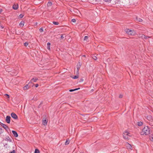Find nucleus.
Here are the masks:
<instances>
[{"label":"nucleus","mask_w":153,"mask_h":153,"mask_svg":"<svg viewBox=\"0 0 153 153\" xmlns=\"http://www.w3.org/2000/svg\"><path fill=\"white\" fill-rule=\"evenodd\" d=\"M140 133L142 135H148L150 133V129L147 126H146L143 128Z\"/></svg>","instance_id":"f257e3e1"},{"label":"nucleus","mask_w":153,"mask_h":153,"mask_svg":"<svg viewBox=\"0 0 153 153\" xmlns=\"http://www.w3.org/2000/svg\"><path fill=\"white\" fill-rule=\"evenodd\" d=\"M3 132V129L1 128H0V134H1V133H2Z\"/></svg>","instance_id":"c85d7f7f"},{"label":"nucleus","mask_w":153,"mask_h":153,"mask_svg":"<svg viewBox=\"0 0 153 153\" xmlns=\"http://www.w3.org/2000/svg\"><path fill=\"white\" fill-rule=\"evenodd\" d=\"M39 31L40 32H42L43 31V29L42 28H41L39 29Z\"/></svg>","instance_id":"72a5a7b5"},{"label":"nucleus","mask_w":153,"mask_h":153,"mask_svg":"<svg viewBox=\"0 0 153 153\" xmlns=\"http://www.w3.org/2000/svg\"><path fill=\"white\" fill-rule=\"evenodd\" d=\"M10 117L9 116H7L6 117V121L8 123H9L10 121Z\"/></svg>","instance_id":"39448f33"},{"label":"nucleus","mask_w":153,"mask_h":153,"mask_svg":"<svg viewBox=\"0 0 153 153\" xmlns=\"http://www.w3.org/2000/svg\"><path fill=\"white\" fill-rule=\"evenodd\" d=\"M5 140L9 142H12L11 139H10V137L9 136L6 137L5 138Z\"/></svg>","instance_id":"1a4fd4ad"},{"label":"nucleus","mask_w":153,"mask_h":153,"mask_svg":"<svg viewBox=\"0 0 153 153\" xmlns=\"http://www.w3.org/2000/svg\"><path fill=\"white\" fill-rule=\"evenodd\" d=\"M28 42H26L24 43V45L25 46H27L28 45Z\"/></svg>","instance_id":"f704fd0d"},{"label":"nucleus","mask_w":153,"mask_h":153,"mask_svg":"<svg viewBox=\"0 0 153 153\" xmlns=\"http://www.w3.org/2000/svg\"><path fill=\"white\" fill-rule=\"evenodd\" d=\"M150 139L153 142V134L151 135L150 136Z\"/></svg>","instance_id":"5701e85b"},{"label":"nucleus","mask_w":153,"mask_h":153,"mask_svg":"<svg viewBox=\"0 0 153 153\" xmlns=\"http://www.w3.org/2000/svg\"><path fill=\"white\" fill-rule=\"evenodd\" d=\"M47 123V121L46 120H45L43 121V124L44 125H46Z\"/></svg>","instance_id":"aec40b11"},{"label":"nucleus","mask_w":153,"mask_h":153,"mask_svg":"<svg viewBox=\"0 0 153 153\" xmlns=\"http://www.w3.org/2000/svg\"><path fill=\"white\" fill-rule=\"evenodd\" d=\"M24 16V15L22 14H20L19 15V17L20 18H22Z\"/></svg>","instance_id":"2f4dec72"},{"label":"nucleus","mask_w":153,"mask_h":153,"mask_svg":"<svg viewBox=\"0 0 153 153\" xmlns=\"http://www.w3.org/2000/svg\"><path fill=\"white\" fill-rule=\"evenodd\" d=\"M136 20L137 22H142V19L140 18H136Z\"/></svg>","instance_id":"412c9836"},{"label":"nucleus","mask_w":153,"mask_h":153,"mask_svg":"<svg viewBox=\"0 0 153 153\" xmlns=\"http://www.w3.org/2000/svg\"><path fill=\"white\" fill-rule=\"evenodd\" d=\"M2 9H0V13H1L2 12Z\"/></svg>","instance_id":"c03bdc74"},{"label":"nucleus","mask_w":153,"mask_h":153,"mask_svg":"<svg viewBox=\"0 0 153 153\" xmlns=\"http://www.w3.org/2000/svg\"><path fill=\"white\" fill-rule=\"evenodd\" d=\"M70 142V141L68 140H67L65 142V145H68L69 144Z\"/></svg>","instance_id":"b1692460"},{"label":"nucleus","mask_w":153,"mask_h":153,"mask_svg":"<svg viewBox=\"0 0 153 153\" xmlns=\"http://www.w3.org/2000/svg\"><path fill=\"white\" fill-rule=\"evenodd\" d=\"M11 116L12 118L15 119H17L18 118V117L17 115L14 113H12L11 114Z\"/></svg>","instance_id":"423d86ee"},{"label":"nucleus","mask_w":153,"mask_h":153,"mask_svg":"<svg viewBox=\"0 0 153 153\" xmlns=\"http://www.w3.org/2000/svg\"><path fill=\"white\" fill-rule=\"evenodd\" d=\"M76 20L74 19H72L71 20V22H72L75 23V22H76Z\"/></svg>","instance_id":"c756f323"},{"label":"nucleus","mask_w":153,"mask_h":153,"mask_svg":"<svg viewBox=\"0 0 153 153\" xmlns=\"http://www.w3.org/2000/svg\"><path fill=\"white\" fill-rule=\"evenodd\" d=\"M38 80V79L36 77L33 78L32 79H31L30 82H29V84L31 83L36 82Z\"/></svg>","instance_id":"7ed1b4c3"},{"label":"nucleus","mask_w":153,"mask_h":153,"mask_svg":"<svg viewBox=\"0 0 153 153\" xmlns=\"http://www.w3.org/2000/svg\"><path fill=\"white\" fill-rule=\"evenodd\" d=\"M5 95V96H7L8 97V98H9V97H10V96H9V95L7 94H4Z\"/></svg>","instance_id":"c9c22d12"},{"label":"nucleus","mask_w":153,"mask_h":153,"mask_svg":"<svg viewBox=\"0 0 153 153\" xmlns=\"http://www.w3.org/2000/svg\"><path fill=\"white\" fill-rule=\"evenodd\" d=\"M29 88V86H28V85H26L25 87H23V90H27Z\"/></svg>","instance_id":"a211bd4d"},{"label":"nucleus","mask_w":153,"mask_h":153,"mask_svg":"<svg viewBox=\"0 0 153 153\" xmlns=\"http://www.w3.org/2000/svg\"><path fill=\"white\" fill-rule=\"evenodd\" d=\"M1 28H3V27L2 26H1Z\"/></svg>","instance_id":"a18cd8bd"},{"label":"nucleus","mask_w":153,"mask_h":153,"mask_svg":"<svg viewBox=\"0 0 153 153\" xmlns=\"http://www.w3.org/2000/svg\"><path fill=\"white\" fill-rule=\"evenodd\" d=\"M39 150L37 149H36L35 150L34 153H39Z\"/></svg>","instance_id":"393cba45"},{"label":"nucleus","mask_w":153,"mask_h":153,"mask_svg":"<svg viewBox=\"0 0 153 153\" xmlns=\"http://www.w3.org/2000/svg\"><path fill=\"white\" fill-rule=\"evenodd\" d=\"M24 22L23 21H22L19 23V25L21 27H22L24 25Z\"/></svg>","instance_id":"dca6fc26"},{"label":"nucleus","mask_w":153,"mask_h":153,"mask_svg":"<svg viewBox=\"0 0 153 153\" xmlns=\"http://www.w3.org/2000/svg\"><path fill=\"white\" fill-rule=\"evenodd\" d=\"M50 45L51 44L50 42L47 43V49L49 50H50Z\"/></svg>","instance_id":"6ab92c4d"},{"label":"nucleus","mask_w":153,"mask_h":153,"mask_svg":"<svg viewBox=\"0 0 153 153\" xmlns=\"http://www.w3.org/2000/svg\"><path fill=\"white\" fill-rule=\"evenodd\" d=\"M39 86V85L38 84H36L35 85L36 87L37 88Z\"/></svg>","instance_id":"ea45409f"},{"label":"nucleus","mask_w":153,"mask_h":153,"mask_svg":"<svg viewBox=\"0 0 153 153\" xmlns=\"http://www.w3.org/2000/svg\"><path fill=\"white\" fill-rule=\"evenodd\" d=\"M147 118L148 120L150 121H151L152 120V117L150 115L147 116Z\"/></svg>","instance_id":"4468645a"},{"label":"nucleus","mask_w":153,"mask_h":153,"mask_svg":"<svg viewBox=\"0 0 153 153\" xmlns=\"http://www.w3.org/2000/svg\"><path fill=\"white\" fill-rule=\"evenodd\" d=\"M4 146L6 148H10V146H8L7 143H4Z\"/></svg>","instance_id":"4be33fe9"},{"label":"nucleus","mask_w":153,"mask_h":153,"mask_svg":"<svg viewBox=\"0 0 153 153\" xmlns=\"http://www.w3.org/2000/svg\"><path fill=\"white\" fill-rule=\"evenodd\" d=\"M53 23L55 25H58L59 24V23L57 22H53Z\"/></svg>","instance_id":"a878e982"},{"label":"nucleus","mask_w":153,"mask_h":153,"mask_svg":"<svg viewBox=\"0 0 153 153\" xmlns=\"http://www.w3.org/2000/svg\"><path fill=\"white\" fill-rule=\"evenodd\" d=\"M123 138L125 139H128L129 137L131 136L130 134L127 131L124 132L123 134Z\"/></svg>","instance_id":"f03ea898"},{"label":"nucleus","mask_w":153,"mask_h":153,"mask_svg":"<svg viewBox=\"0 0 153 153\" xmlns=\"http://www.w3.org/2000/svg\"><path fill=\"white\" fill-rule=\"evenodd\" d=\"M63 34H62V35L61 36V38H62V39H63L64 38V36H63Z\"/></svg>","instance_id":"58836bf2"},{"label":"nucleus","mask_w":153,"mask_h":153,"mask_svg":"<svg viewBox=\"0 0 153 153\" xmlns=\"http://www.w3.org/2000/svg\"><path fill=\"white\" fill-rule=\"evenodd\" d=\"M80 89V88H77V90Z\"/></svg>","instance_id":"49530a36"},{"label":"nucleus","mask_w":153,"mask_h":153,"mask_svg":"<svg viewBox=\"0 0 153 153\" xmlns=\"http://www.w3.org/2000/svg\"><path fill=\"white\" fill-rule=\"evenodd\" d=\"M74 79H76V75H75L74 76Z\"/></svg>","instance_id":"a19ab883"},{"label":"nucleus","mask_w":153,"mask_h":153,"mask_svg":"<svg viewBox=\"0 0 153 153\" xmlns=\"http://www.w3.org/2000/svg\"><path fill=\"white\" fill-rule=\"evenodd\" d=\"M88 39V36H86L84 37V41L87 40Z\"/></svg>","instance_id":"7c9ffc66"},{"label":"nucleus","mask_w":153,"mask_h":153,"mask_svg":"<svg viewBox=\"0 0 153 153\" xmlns=\"http://www.w3.org/2000/svg\"><path fill=\"white\" fill-rule=\"evenodd\" d=\"M12 132L13 135L15 137H18V134L17 132L16 131H15L13 130V131H12Z\"/></svg>","instance_id":"9d476101"},{"label":"nucleus","mask_w":153,"mask_h":153,"mask_svg":"<svg viewBox=\"0 0 153 153\" xmlns=\"http://www.w3.org/2000/svg\"><path fill=\"white\" fill-rule=\"evenodd\" d=\"M1 126L4 128L6 131H7L9 129L8 127L5 124L2 123Z\"/></svg>","instance_id":"6e6552de"},{"label":"nucleus","mask_w":153,"mask_h":153,"mask_svg":"<svg viewBox=\"0 0 153 153\" xmlns=\"http://www.w3.org/2000/svg\"><path fill=\"white\" fill-rule=\"evenodd\" d=\"M136 34V32L135 31L133 30H131L130 35H134Z\"/></svg>","instance_id":"9b49d317"},{"label":"nucleus","mask_w":153,"mask_h":153,"mask_svg":"<svg viewBox=\"0 0 153 153\" xmlns=\"http://www.w3.org/2000/svg\"><path fill=\"white\" fill-rule=\"evenodd\" d=\"M82 65V62H79L78 65H77V69H78L80 67V66Z\"/></svg>","instance_id":"ddd939ff"},{"label":"nucleus","mask_w":153,"mask_h":153,"mask_svg":"<svg viewBox=\"0 0 153 153\" xmlns=\"http://www.w3.org/2000/svg\"><path fill=\"white\" fill-rule=\"evenodd\" d=\"M125 31L126 33L130 35V33L131 31V30H130L128 29H125Z\"/></svg>","instance_id":"f8f14e48"},{"label":"nucleus","mask_w":153,"mask_h":153,"mask_svg":"<svg viewBox=\"0 0 153 153\" xmlns=\"http://www.w3.org/2000/svg\"><path fill=\"white\" fill-rule=\"evenodd\" d=\"M92 58L94 60H96L97 59V57L94 56H93Z\"/></svg>","instance_id":"bb28decb"},{"label":"nucleus","mask_w":153,"mask_h":153,"mask_svg":"<svg viewBox=\"0 0 153 153\" xmlns=\"http://www.w3.org/2000/svg\"><path fill=\"white\" fill-rule=\"evenodd\" d=\"M125 145L127 148V149H131L132 146L131 145L128 143H126L125 144Z\"/></svg>","instance_id":"0eeeda50"},{"label":"nucleus","mask_w":153,"mask_h":153,"mask_svg":"<svg viewBox=\"0 0 153 153\" xmlns=\"http://www.w3.org/2000/svg\"><path fill=\"white\" fill-rule=\"evenodd\" d=\"M137 125L139 126H141L143 124V123L142 122H138L137 123Z\"/></svg>","instance_id":"f3484780"},{"label":"nucleus","mask_w":153,"mask_h":153,"mask_svg":"<svg viewBox=\"0 0 153 153\" xmlns=\"http://www.w3.org/2000/svg\"><path fill=\"white\" fill-rule=\"evenodd\" d=\"M48 4L50 5H51L52 4V3L51 2H48Z\"/></svg>","instance_id":"37998d69"},{"label":"nucleus","mask_w":153,"mask_h":153,"mask_svg":"<svg viewBox=\"0 0 153 153\" xmlns=\"http://www.w3.org/2000/svg\"><path fill=\"white\" fill-rule=\"evenodd\" d=\"M77 78H78V75H77Z\"/></svg>","instance_id":"de8ad7c7"},{"label":"nucleus","mask_w":153,"mask_h":153,"mask_svg":"<svg viewBox=\"0 0 153 153\" xmlns=\"http://www.w3.org/2000/svg\"><path fill=\"white\" fill-rule=\"evenodd\" d=\"M83 79H81L79 81V82H83Z\"/></svg>","instance_id":"e433bc0d"},{"label":"nucleus","mask_w":153,"mask_h":153,"mask_svg":"<svg viewBox=\"0 0 153 153\" xmlns=\"http://www.w3.org/2000/svg\"><path fill=\"white\" fill-rule=\"evenodd\" d=\"M122 97V95H120V96H119V97L120 98H121Z\"/></svg>","instance_id":"79ce46f5"},{"label":"nucleus","mask_w":153,"mask_h":153,"mask_svg":"<svg viewBox=\"0 0 153 153\" xmlns=\"http://www.w3.org/2000/svg\"><path fill=\"white\" fill-rule=\"evenodd\" d=\"M18 7V5H14L13 6V8L14 10H17Z\"/></svg>","instance_id":"2eb2a0df"},{"label":"nucleus","mask_w":153,"mask_h":153,"mask_svg":"<svg viewBox=\"0 0 153 153\" xmlns=\"http://www.w3.org/2000/svg\"><path fill=\"white\" fill-rule=\"evenodd\" d=\"M104 1L106 2H110L111 1V0H103Z\"/></svg>","instance_id":"473e14b6"},{"label":"nucleus","mask_w":153,"mask_h":153,"mask_svg":"<svg viewBox=\"0 0 153 153\" xmlns=\"http://www.w3.org/2000/svg\"><path fill=\"white\" fill-rule=\"evenodd\" d=\"M138 36L140 38H141L142 39H147L149 37V36H146L143 34H140Z\"/></svg>","instance_id":"20e7f679"},{"label":"nucleus","mask_w":153,"mask_h":153,"mask_svg":"<svg viewBox=\"0 0 153 153\" xmlns=\"http://www.w3.org/2000/svg\"><path fill=\"white\" fill-rule=\"evenodd\" d=\"M10 153H15V151L14 150H13L12 152H11Z\"/></svg>","instance_id":"4c0bfd02"},{"label":"nucleus","mask_w":153,"mask_h":153,"mask_svg":"<svg viewBox=\"0 0 153 153\" xmlns=\"http://www.w3.org/2000/svg\"><path fill=\"white\" fill-rule=\"evenodd\" d=\"M76 90V88H75L74 89H70L69 90V91L70 92H72L74 91H75Z\"/></svg>","instance_id":"cd10ccee"}]
</instances>
